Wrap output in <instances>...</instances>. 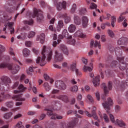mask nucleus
Here are the masks:
<instances>
[{"mask_svg": "<svg viewBox=\"0 0 128 128\" xmlns=\"http://www.w3.org/2000/svg\"><path fill=\"white\" fill-rule=\"evenodd\" d=\"M59 48H60V50H62V52H63L64 54H66V56H68V48H66V46L64 45V44H61Z\"/></svg>", "mask_w": 128, "mask_h": 128, "instance_id": "5701e85b", "label": "nucleus"}, {"mask_svg": "<svg viewBox=\"0 0 128 128\" xmlns=\"http://www.w3.org/2000/svg\"><path fill=\"white\" fill-rule=\"evenodd\" d=\"M76 36H79L80 38H85L86 35L82 33V30H80L76 32L74 34Z\"/></svg>", "mask_w": 128, "mask_h": 128, "instance_id": "473e14b6", "label": "nucleus"}, {"mask_svg": "<svg viewBox=\"0 0 128 128\" xmlns=\"http://www.w3.org/2000/svg\"><path fill=\"white\" fill-rule=\"evenodd\" d=\"M26 78V76L24 74H22L20 78V82H23L24 80Z\"/></svg>", "mask_w": 128, "mask_h": 128, "instance_id": "774afa93", "label": "nucleus"}, {"mask_svg": "<svg viewBox=\"0 0 128 128\" xmlns=\"http://www.w3.org/2000/svg\"><path fill=\"white\" fill-rule=\"evenodd\" d=\"M32 44V42L30 41H26L25 42L26 46H28V48L30 47Z\"/></svg>", "mask_w": 128, "mask_h": 128, "instance_id": "603ef678", "label": "nucleus"}, {"mask_svg": "<svg viewBox=\"0 0 128 128\" xmlns=\"http://www.w3.org/2000/svg\"><path fill=\"white\" fill-rule=\"evenodd\" d=\"M64 60V56L62 53H60L58 50H55L54 61L62 62Z\"/></svg>", "mask_w": 128, "mask_h": 128, "instance_id": "2eb2a0df", "label": "nucleus"}, {"mask_svg": "<svg viewBox=\"0 0 128 128\" xmlns=\"http://www.w3.org/2000/svg\"><path fill=\"white\" fill-rule=\"evenodd\" d=\"M108 34L110 38H114V32H112V30H108Z\"/></svg>", "mask_w": 128, "mask_h": 128, "instance_id": "09e8293b", "label": "nucleus"}, {"mask_svg": "<svg viewBox=\"0 0 128 128\" xmlns=\"http://www.w3.org/2000/svg\"><path fill=\"white\" fill-rule=\"evenodd\" d=\"M60 92V90H56V89H54L52 92L51 94H58V92Z\"/></svg>", "mask_w": 128, "mask_h": 128, "instance_id": "052dcab7", "label": "nucleus"}, {"mask_svg": "<svg viewBox=\"0 0 128 128\" xmlns=\"http://www.w3.org/2000/svg\"><path fill=\"white\" fill-rule=\"evenodd\" d=\"M22 52L24 56H30V51L28 49L25 48L24 49Z\"/></svg>", "mask_w": 128, "mask_h": 128, "instance_id": "58836bf2", "label": "nucleus"}, {"mask_svg": "<svg viewBox=\"0 0 128 128\" xmlns=\"http://www.w3.org/2000/svg\"><path fill=\"white\" fill-rule=\"evenodd\" d=\"M46 114H42L39 118L40 120H44V118H46Z\"/></svg>", "mask_w": 128, "mask_h": 128, "instance_id": "680f3d73", "label": "nucleus"}, {"mask_svg": "<svg viewBox=\"0 0 128 128\" xmlns=\"http://www.w3.org/2000/svg\"><path fill=\"white\" fill-rule=\"evenodd\" d=\"M55 88L60 90H66V85L62 80H57L55 82Z\"/></svg>", "mask_w": 128, "mask_h": 128, "instance_id": "1a4fd4ad", "label": "nucleus"}, {"mask_svg": "<svg viewBox=\"0 0 128 128\" xmlns=\"http://www.w3.org/2000/svg\"><path fill=\"white\" fill-rule=\"evenodd\" d=\"M76 4H74L72 6L71 8V12H72V14H74L76 12Z\"/></svg>", "mask_w": 128, "mask_h": 128, "instance_id": "49530a36", "label": "nucleus"}, {"mask_svg": "<svg viewBox=\"0 0 128 128\" xmlns=\"http://www.w3.org/2000/svg\"><path fill=\"white\" fill-rule=\"evenodd\" d=\"M2 96L4 98H10V94H6L4 95V93H1Z\"/></svg>", "mask_w": 128, "mask_h": 128, "instance_id": "864d4df0", "label": "nucleus"}, {"mask_svg": "<svg viewBox=\"0 0 128 128\" xmlns=\"http://www.w3.org/2000/svg\"><path fill=\"white\" fill-rule=\"evenodd\" d=\"M44 86L45 90L46 92H50V90L52 89V87L50 86V84L48 82H45L44 84Z\"/></svg>", "mask_w": 128, "mask_h": 128, "instance_id": "4c0bfd02", "label": "nucleus"}, {"mask_svg": "<svg viewBox=\"0 0 128 128\" xmlns=\"http://www.w3.org/2000/svg\"><path fill=\"white\" fill-rule=\"evenodd\" d=\"M44 78L45 80L48 81L50 80V76L46 74H44Z\"/></svg>", "mask_w": 128, "mask_h": 128, "instance_id": "e2e57ef3", "label": "nucleus"}, {"mask_svg": "<svg viewBox=\"0 0 128 128\" xmlns=\"http://www.w3.org/2000/svg\"><path fill=\"white\" fill-rule=\"evenodd\" d=\"M126 14V12H124L120 14V16L118 18V22H122L124 20V14Z\"/></svg>", "mask_w": 128, "mask_h": 128, "instance_id": "ea45409f", "label": "nucleus"}, {"mask_svg": "<svg viewBox=\"0 0 128 128\" xmlns=\"http://www.w3.org/2000/svg\"><path fill=\"white\" fill-rule=\"evenodd\" d=\"M98 114L101 118H104V121L106 122H110V119L108 118V116H106V114H102V113H100V112H98Z\"/></svg>", "mask_w": 128, "mask_h": 128, "instance_id": "c85d7f7f", "label": "nucleus"}, {"mask_svg": "<svg viewBox=\"0 0 128 128\" xmlns=\"http://www.w3.org/2000/svg\"><path fill=\"white\" fill-rule=\"evenodd\" d=\"M120 110V106L116 105L115 106V112H118Z\"/></svg>", "mask_w": 128, "mask_h": 128, "instance_id": "4d7b16f0", "label": "nucleus"}, {"mask_svg": "<svg viewBox=\"0 0 128 128\" xmlns=\"http://www.w3.org/2000/svg\"><path fill=\"white\" fill-rule=\"evenodd\" d=\"M56 98L58 100H60L62 102H68V97L66 95H58L56 96Z\"/></svg>", "mask_w": 128, "mask_h": 128, "instance_id": "f3484780", "label": "nucleus"}, {"mask_svg": "<svg viewBox=\"0 0 128 128\" xmlns=\"http://www.w3.org/2000/svg\"><path fill=\"white\" fill-rule=\"evenodd\" d=\"M22 94L20 93L18 94H16L14 96V98L18 102H24L26 99L24 98H22Z\"/></svg>", "mask_w": 128, "mask_h": 128, "instance_id": "412c9836", "label": "nucleus"}, {"mask_svg": "<svg viewBox=\"0 0 128 128\" xmlns=\"http://www.w3.org/2000/svg\"><path fill=\"white\" fill-rule=\"evenodd\" d=\"M6 50V48L2 46V45L0 44V54H2V52H4Z\"/></svg>", "mask_w": 128, "mask_h": 128, "instance_id": "13d9d810", "label": "nucleus"}, {"mask_svg": "<svg viewBox=\"0 0 128 128\" xmlns=\"http://www.w3.org/2000/svg\"><path fill=\"white\" fill-rule=\"evenodd\" d=\"M62 26H64V21L63 20L58 21V25L56 28V30L58 32H60V30L62 28Z\"/></svg>", "mask_w": 128, "mask_h": 128, "instance_id": "2f4dec72", "label": "nucleus"}, {"mask_svg": "<svg viewBox=\"0 0 128 128\" xmlns=\"http://www.w3.org/2000/svg\"><path fill=\"white\" fill-rule=\"evenodd\" d=\"M54 110V108H52V109H48V108H45L44 110H47V115L49 116H51V120H62L63 117L62 116L58 115L56 114H54L52 112V110Z\"/></svg>", "mask_w": 128, "mask_h": 128, "instance_id": "423d86ee", "label": "nucleus"}, {"mask_svg": "<svg viewBox=\"0 0 128 128\" xmlns=\"http://www.w3.org/2000/svg\"><path fill=\"white\" fill-rule=\"evenodd\" d=\"M14 24V22H8L6 25L8 26L10 30H12L10 31L11 34L14 33V27H12Z\"/></svg>", "mask_w": 128, "mask_h": 128, "instance_id": "cd10ccee", "label": "nucleus"}, {"mask_svg": "<svg viewBox=\"0 0 128 128\" xmlns=\"http://www.w3.org/2000/svg\"><path fill=\"white\" fill-rule=\"evenodd\" d=\"M42 58L38 57L36 60V63L40 64L41 66H44V64H46V58H47V61L50 62L52 60V50L50 48H47L46 46H44L42 52Z\"/></svg>", "mask_w": 128, "mask_h": 128, "instance_id": "f03ea898", "label": "nucleus"}, {"mask_svg": "<svg viewBox=\"0 0 128 128\" xmlns=\"http://www.w3.org/2000/svg\"><path fill=\"white\" fill-rule=\"evenodd\" d=\"M30 16L33 18L37 16V21L38 22H40L44 20V16L42 14V11L36 8H34V12L30 14Z\"/></svg>", "mask_w": 128, "mask_h": 128, "instance_id": "39448f33", "label": "nucleus"}, {"mask_svg": "<svg viewBox=\"0 0 128 128\" xmlns=\"http://www.w3.org/2000/svg\"><path fill=\"white\" fill-rule=\"evenodd\" d=\"M36 40H40L41 44L44 42V34H42L40 36H37Z\"/></svg>", "mask_w": 128, "mask_h": 128, "instance_id": "72a5a7b5", "label": "nucleus"}, {"mask_svg": "<svg viewBox=\"0 0 128 128\" xmlns=\"http://www.w3.org/2000/svg\"><path fill=\"white\" fill-rule=\"evenodd\" d=\"M102 18L104 20H108L110 18H112V15L110 14H106V16H102Z\"/></svg>", "mask_w": 128, "mask_h": 128, "instance_id": "8fccbe9b", "label": "nucleus"}, {"mask_svg": "<svg viewBox=\"0 0 128 128\" xmlns=\"http://www.w3.org/2000/svg\"><path fill=\"white\" fill-rule=\"evenodd\" d=\"M82 62L84 64H87L88 60L84 58H82Z\"/></svg>", "mask_w": 128, "mask_h": 128, "instance_id": "69168bd1", "label": "nucleus"}, {"mask_svg": "<svg viewBox=\"0 0 128 128\" xmlns=\"http://www.w3.org/2000/svg\"><path fill=\"white\" fill-rule=\"evenodd\" d=\"M104 68V64H102V63L99 64V72H100V74L102 78H104V73L102 72V68Z\"/></svg>", "mask_w": 128, "mask_h": 128, "instance_id": "c9c22d12", "label": "nucleus"}, {"mask_svg": "<svg viewBox=\"0 0 128 128\" xmlns=\"http://www.w3.org/2000/svg\"><path fill=\"white\" fill-rule=\"evenodd\" d=\"M102 88H104V94L103 95V97H102V98L103 100H104L107 94H108V92H110V90L112 88V82L110 81L108 82V88L106 86V85L104 83L102 84Z\"/></svg>", "mask_w": 128, "mask_h": 128, "instance_id": "0eeeda50", "label": "nucleus"}, {"mask_svg": "<svg viewBox=\"0 0 128 128\" xmlns=\"http://www.w3.org/2000/svg\"><path fill=\"white\" fill-rule=\"evenodd\" d=\"M62 35L64 36L65 38H70V36H68V30L64 29L63 30V32L62 33Z\"/></svg>", "mask_w": 128, "mask_h": 128, "instance_id": "37998d69", "label": "nucleus"}, {"mask_svg": "<svg viewBox=\"0 0 128 128\" xmlns=\"http://www.w3.org/2000/svg\"><path fill=\"white\" fill-rule=\"evenodd\" d=\"M78 118H74V120L70 123L67 124L66 128H74V126H76V124H78Z\"/></svg>", "mask_w": 128, "mask_h": 128, "instance_id": "6ab92c4d", "label": "nucleus"}, {"mask_svg": "<svg viewBox=\"0 0 128 128\" xmlns=\"http://www.w3.org/2000/svg\"><path fill=\"white\" fill-rule=\"evenodd\" d=\"M96 107H94L93 110L92 111V114H90V112H88V111H85V114L86 116H88V118H92V116L94 120H98V116H96Z\"/></svg>", "mask_w": 128, "mask_h": 128, "instance_id": "f8f14e48", "label": "nucleus"}, {"mask_svg": "<svg viewBox=\"0 0 128 128\" xmlns=\"http://www.w3.org/2000/svg\"><path fill=\"white\" fill-rule=\"evenodd\" d=\"M112 104H114V103L112 102V100L110 98H109L108 99V101H106L102 104L104 108H105V110H107V112H110V106H112Z\"/></svg>", "mask_w": 128, "mask_h": 128, "instance_id": "9b49d317", "label": "nucleus"}, {"mask_svg": "<svg viewBox=\"0 0 128 128\" xmlns=\"http://www.w3.org/2000/svg\"><path fill=\"white\" fill-rule=\"evenodd\" d=\"M24 24H28L29 26H32L34 24V20L32 19L30 20H25L24 21Z\"/></svg>", "mask_w": 128, "mask_h": 128, "instance_id": "c03bdc74", "label": "nucleus"}, {"mask_svg": "<svg viewBox=\"0 0 128 128\" xmlns=\"http://www.w3.org/2000/svg\"><path fill=\"white\" fill-rule=\"evenodd\" d=\"M22 115L20 114H17L14 117V120H18V118H22Z\"/></svg>", "mask_w": 128, "mask_h": 128, "instance_id": "bf43d9fd", "label": "nucleus"}, {"mask_svg": "<svg viewBox=\"0 0 128 128\" xmlns=\"http://www.w3.org/2000/svg\"><path fill=\"white\" fill-rule=\"evenodd\" d=\"M36 34V33L34 32H31L28 33V38H34Z\"/></svg>", "mask_w": 128, "mask_h": 128, "instance_id": "3c124183", "label": "nucleus"}, {"mask_svg": "<svg viewBox=\"0 0 128 128\" xmlns=\"http://www.w3.org/2000/svg\"><path fill=\"white\" fill-rule=\"evenodd\" d=\"M74 23L75 24H76L77 26H80V24H82L80 18V16H78L77 15L74 16Z\"/></svg>", "mask_w": 128, "mask_h": 128, "instance_id": "393cba45", "label": "nucleus"}, {"mask_svg": "<svg viewBox=\"0 0 128 128\" xmlns=\"http://www.w3.org/2000/svg\"><path fill=\"white\" fill-rule=\"evenodd\" d=\"M70 68L72 70H75L76 76H82V74L78 69L76 68V62H74L70 66Z\"/></svg>", "mask_w": 128, "mask_h": 128, "instance_id": "ddd939ff", "label": "nucleus"}, {"mask_svg": "<svg viewBox=\"0 0 128 128\" xmlns=\"http://www.w3.org/2000/svg\"><path fill=\"white\" fill-rule=\"evenodd\" d=\"M1 80L0 82V90L2 92H8V89H4V86H7L8 88H10V85L8 84L12 82V80L8 76H2L1 78Z\"/></svg>", "mask_w": 128, "mask_h": 128, "instance_id": "20e7f679", "label": "nucleus"}, {"mask_svg": "<svg viewBox=\"0 0 128 128\" xmlns=\"http://www.w3.org/2000/svg\"><path fill=\"white\" fill-rule=\"evenodd\" d=\"M72 38V36H70L67 40V44H71L72 46H74V44H76V39Z\"/></svg>", "mask_w": 128, "mask_h": 128, "instance_id": "a878e982", "label": "nucleus"}, {"mask_svg": "<svg viewBox=\"0 0 128 128\" xmlns=\"http://www.w3.org/2000/svg\"><path fill=\"white\" fill-rule=\"evenodd\" d=\"M60 42V40H58V42H56V41H54L52 44L54 48H56L58 44H59Z\"/></svg>", "mask_w": 128, "mask_h": 128, "instance_id": "6e6d98bb", "label": "nucleus"}, {"mask_svg": "<svg viewBox=\"0 0 128 128\" xmlns=\"http://www.w3.org/2000/svg\"><path fill=\"white\" fill-rule=\"evenodd\" d=\"M68 30L70 32H74L76 31V26L74 24H71L70 25Z\"/></svg>", "mask_w": 128, "mask_h": 128, "instance_id": "f704fd0d", "label": "nucleus"}, {"mask_svg": "<svg viewBox=\"0 0 128 128\" xmlns=\"http://www.w3.org/2000/svg\"><path fill=\"white\" fill-rule=\"evenodd\" d=\"M20 0H10V1L8 2V6H12V4H19V5L17 6V8L16 9V10H18V8L20 7Z\"/></svg>", "mask_w": 128, "mask_h": 128, "instance_id": "b1692460", "label": "nucleus"}, {"mask_svg": "<svg viewBox=\"0 0 128 128\" xmlns=\"http://www.w3.org/2000/svg\"><path fill=\"white\" fill-rule=\"evenodd\" d=\"M70 90L72 92H76L78 90V87L76 86H74L70 88Z\"/></svg>", "mask_w": 128, "mask_h": 128, "instance_id": "a19ab883", "label": "nucleus"}, {"mask_svg": "<svg viewBox=\"0 0 128 128\" xmlns=\"http://www.w3.org/2000/svg\"><path fill=\"white\" fill-rule=\"evenodd\" d=\"M5 106L7 108H12L14 106V102L12 101L7 102L5 103Z\"/></svg>", "mask_w": 128, "mask_h": 128, "instance_id": "e433bc0d", "label": "nucleus"}, {"mask_svg": "<svg viewBox=\"0 0 128 128\" xmlns=\"http://www.w3.org/2000/svg\"><path fill=\"white\" fill-rule=\"evenodd\" d=\"M16 126V128H24V126H22V122L20 121L18 122Z\"/></svg>", "mask_w": 128, "mask_h": 128, "instance_id": "de8ad7c7", "label": "nucleus"}, {"mask_svg": "<svg viewBox=\"0 0 128 128\" xmlns=\"http://www.w3.org/2000/svg\"><path fill=\"white\" fill-rule=\"evenodd\" d=\"M86 12H88L86 11V8H82L80 10V14H82V15L86 14Z\"/></svg>", "mask_w": 128, "mask_h": 128, "instance_id": "a18cd8bd", "label": "nucleus"}, {"mask_svg": "<svg viewBox=\"0 0 128 128\" xmlns=\"http://www.w3.org/2000/svg\"><path fill=\"white\" fill-rule=\"evenodd\" d=\"M109 116L110 120H111L113 124H117L120 128H122V126H126V123H124L122 120L117 119L116 120H115L114 116L112 114H110Z\"/></svg>", "mask_w": 128, "mask_h": 128, "instance_id": "6e6552de", "label": "nucleus"}, {"mask_svg": "<svg viewBox=\"0 0 128 128\" xmlns=\"http://www.w3.org/2000/svg\"><path fill=\"white\" fill-rule=\"evenodd\" d=\"M87 98L90 102H94V100L92 99V97L90 95H88Z\"/></svg>", "mask_w": 128, "mask_h": 128, "instance_id": "0e129e2a", "label": "nucleus"}, {"mask_svg": "<svg viewBox=\"0 0 128 128\" xmlns=\"http://www.w3.org/2000/svg\"><path fill=\"white\" fill-rule=\"evenodd\" d=\"M93 84L94 86H98L100 85V76H97L95 78H94L92 80Z\"/></svg>", "mask_w": 128, "mask_h": 128, "instance_id": "bb28decb", "label": "nucleus"}, {"mask_svg": "<svg viewBox=\"0 0 128 128\" xmlns=\"http://www.w3.org/2000/svg\"><path fill=\"white\" fill-rule=\"evenodd\" d=\"M7 68L8 70H11V72L12 74H18L20 70V66L18 64L14 65V64H10L6 62L0 64V68Z\"/></svg>", "mask_w": 128, "mask_h": 128, "instance_id": "7ed1b4c3", "label": "nucleus"}, {"mask_svg": "<svg viewBox=\"0 0 128 128\" xmlns=\"http://www.w3.org/2000/svg\"><path fill=\"white\" fill-rule=\"evenodd\" d=\"M18 88L19 90H14V94H18L20 92H24V90H26V88L22 84H21L20 85V86L18 87Z\"/></svg>", "mask_w": 128, "mask_h": 128, "instance_id": "c756f323", "label": "nucleus"}, {"mask_svg": "<svg viewBox=\"0 0 128 128\" xmlns=\"http://www.w3.org/2000/svg\"><path fill=\"white\" fill-rule=\"evenodd\" d=\"M90 48H92V46H94L95 48H96V46H98V48L100 49V42H98L96 40H95V42H94V40H91L90 42Z\"/></svg>", "mask_w": 128, "mask_h": 128, "instance_id": "aec40b11", "label": "nucleus"}, {"mask_svg": "<svg viewBox=\"0 0 128 128\" xmlns=\"http://www.w3.org/2000/svg\"><path fill=\"white\" fill-rule=\"evenodd\" d=\"M128 42V38L126 37H122L118 39L117 41V44L119 46H122L124 44V46H126Z\"/></svg>", "mask_w": 128, "mask_h": 128, "instance_id": "4468645a", "label": "nucleus"}, {"mask_svg": "<svg viewBox=\"0 0 128 128\" xmlns=\"http://www.w3.org/2000/svg\"><path fill=\"white\" fill-rule=\"evenodd\" d=\"M12 116V112H10L4 114V118H5V120H9L8 122H10L12 121V118H10Z\"/></svg>", "mask_w": 128, "mask_h": 128, "instance_id": "4be33fe9", "label": "nucleus"}, {"mask_svg": "<svg viewBox=\"0 0 128 128\" xmlns=\"http://www.w3.org/2000/svg\"><path fill=\"white\" fill-rule=\"evenodd\" d=\"M116 22V18L114 16L112 17L111 24L112 28H114V22Z\"/></svg>", "mask_w": 128, "mask_h": 128, "instance_id": "79ce46f5", "label": "nucleus"}, {"mask_svg": "<svg viewBox=\"0 0 128 128\" xmlns=\"http://www.w3.org/2000/svg\"><path fill=\"white\" fill-rule=\"evenodd\" d=\"M89 66H84L83 68V70L84 72H92V68H94V66H92V63H90Z\"/></svg>", "mask_w": 128, "mask_h": 128, "instance_id": "7c9ffc66", "label": "nucleus"}, {"mask_svg": "<svg viewBox=\"0 0 128 128\" xmlns=\"http://www.w3.org/2000/svg\"><path fill=\"white\" fill-rule=\"evenodd\" d=\"M88 24V18L86 16H83L82 17V26L83 28H87Z\"/></svg>", "mask_w": 128, "mask_h": 128, "instance_id": "a211bd4d", "label": "nucleus"}, {"mask_svg": "<svg viewBox=\"0 0 128 128\" xmlns=\"http://www.w3.org/2000/svg\"><path fill=\"white\" fill-rule=\"evenodd\" d=\"M58 16L60 18H64L66 24H68L70 22V17L68 16L66 14H60Z\"/></svg>", "mask_w": 128, "mask_h": 128, "instance_id": "dca6fc26", "label": "nucleus"}, {"mask_svg": "<svg viewBox=\"0 0 128 128\" xmlns=\"http://www.w3.org/2000/svg\"><path fill=\"white\" fill-rule=\"evenodd\" d=\"M96 4L94 3H92L91 5L90 6V8H91V10H94L96 8Z\"/></svg>", "mask_w": 128, "mask_h": 128, "instance_id": "5fc2aeb1", "label": "nucleus"}, {"mask_svg": "<svg viewBox=\"0 0 128 128\" xmlns=\"http://www.w3.org/2000/svg\"><path fill=\"white\" fill-rule=\"evenodd\" d=\"M54 5L56 6L57 10H62V8H66V1H63L62 2L55 1L54 2Z\"/></svg>", "mask_w": 128, "mask_h": 128, "instance_id": "9d476101", "label": "nucleus"}, {"mask_svg": "<svg viewBox=\"0 0 128 128\" xmlns=\"http://www.w3.org/2000/svg\"><path fill=\"white\" fill-rule=\"evenodd\" d=\"M126 48L124 46H120V47H116L114 49V47H110V52H114V50L115 52V54L117 56V60L119 62V64L118 63V62L116 60L112 61L111 64V66L112 68H118H118L120 70H124L126 68V66H128V63L124 62V57L122 56V50H124L126 52H128V50H126Z\"/></svg>", "mask_w": 128, "mask_h": 128, "instance_id": "f257e3e1", "label": "nucleus"}, {"mask_svg": "<svg viewBox=\"0 0 128 128\" xmlns=\"http://www.w3.org/2000/svg\"><path fill=\"white\" fill-rule=\"evenodd\" d=\"M18 82H16L13 85L12 88L14 89L16 88H18Z\"/></svg>", "mask_w": 128, "mask_h": 128, "instance_id": "338daca9", "label": "nucleus"}]
</instances>
